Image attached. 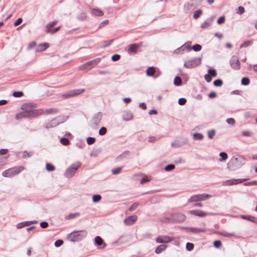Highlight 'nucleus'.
Listing matches in <instances>:
<instances>
[{"label": "nucleus", "instance_id": "338daca9", "mask_svg": "<svg viewBox=\"0 0 257 257\" xmlns=\"http://www.w3.org/2000/svg\"><path fill=\"white\" fill-rule=\"evenodd\" d=\"M251 43V42L250 41H245L243 43H242L240 47L241 48H243V47H248V46H249V45Z\"/></svg>", "mask_w": 257, "mask_h": 257}, {"label": "nucleus", "instance_id": "58836bf2", "mask_svg": "<svg viewBox=\"0 0 257 257\" xmlns=\"http://www.w3.org/2000/svg\"><path fill=\"white\" fill-rule=\"evenodd\" d=\"M208 74L212 77H216L217 75L216 71L214 69H210L208 70Z\"/></svg>", "mask_w": 257, "mask_h": 257}, {"label": "nucleus", "instance_id": "20e7f679", "mask_svg": "<svg viewBox=\"0 0 257 257\" xmlns=\"http://www.w3.org/2000/svg\"><path fill=\"white\" fill-rule=\"evenodd\" d=\"M24 170L23 166L15 167L4 171L2 176L4 177H11L17 175Z\"/></svg>", "mask_w": 257, "mask_h": 257}, {"label": "nucleus", "instance_id": "4be33fe9", "mask_svg": "<svg viewBox=\"0 0 257 257\" xmlns=\"http://www.w3.org/2000/svg\"><path fill=\"white\" fill-rule=\"evenodd\" d=\"M49 47L48 43H42L40 44L37 47L36 51L38 52L43 51L46 50Z\"/></svg>", "mask_w": 257, "mask_h": 257}, {"label": "nucleus", "instance_id": "9d476101", "mask_svg": "<svg viewBox=\"0 0 257 257\" xmlns=\"http://www.w3.org/2000/svg\"><path fill=\"white\" fill-rule=\"evenodd\" d=\"M84 91L83 89H77L71 90L63 94L62 96L65 98H70L82 93Z\"/></svg>", "mask_w": 257, "mask_h": 257}, {"label": "nucleus", "instance_id": "4c0bfd02", "mask_svg": "<svg viewBox=\"0 0 257 257\" xmlns=\"http://www.w3.org/2000/svg\"><path fill=\"white\" fill-rule=\"evenodd\" d=\"M60 142L62 145L65 146H67L69 144V141L68 139L65 138H62L60 140Z\"/></svg>", "mask_w": 257, "mask_h": 257}, {"label": "nucleus", "instance_id": "423d86ee", "mask_svg": "<svg viewBox=\"0 0 257 257\" xmlns=\"http://www.w3.org/2000/svg\"><path fill=\"white\" fill-rule=\"evenodd\" d=\"M211 197V195L208 194H198L191 196L188 199V202H195L198 201H204Z\"/></svg>", "mask_w": 257, "mask_h": 257}, {"label": "nucleus", "instance_id": "f704fd0d", "mask_svg": "<svg viewBox=\"0 0 257 257\" xmlns=\"http://www.w3.org/2000/svg\"><path fill=\"white\" fill-rule=\"evenodd\" d=\"M79 215V213H71L65 217L66 219H71Z\"/></svg>", "mask_w": 257, "mask_h": 257}, {"label": "nucleus", "instance_id": "473e14b6", "mask_svg": "<svg viewBox=\"0 0 257 257\" xmlns=\"http://www.w3.org/2000/svg\"><path fill=\"white\" fill-rule=\"evenodd\" d=\"M58 112H59V110L57 108H51V109H47L46 110V112L47 114H56V113H58Z\"/></svg>", "mask_w": 257, "mask_h": 257}, {"label": "nucleus", "instance_id": "1a4fd4ad", "mask_svg": "<svg viewBox=\"0 0 257 257\" xmlns=\"http://www.w3.org/2000/svg\"><path fill=\"white\" fill-rule=\"evenodd\" d=\"M100 61V59L97 58L88 62L80 67V69L82 70H88L91 68L96 66Z\"/></svg>", "mask_w": 257, "mask_h": 257}, {"label": "nucleus", "instance_id": "864d4df0", "mask_svg": "<svg viewBox=\"0 0 257 257\" xmlns=\"http://www.w3.org/2000/svg\"><path fill=\"white\" fill-rule=\"evenodd\" d=\"M139 204L138 203H135L130 207L129 210L130 211H133L136 210Z\"/></svg>", "mask_w": 257, "mask_h": 257}, {"label": "nucleus", "instance_id": "a18cd8bd", "mask_svg": "<svg viewBox=\"0 0 257 257\" xmlns=\"http://www.w3.org/2000/svg\"><path fill=\"white\" fill-rule=\"evenodd\" d=\"M122 169L121 167L116 168L111 170V172L113 174L117 175L118 174Z\"/></svg>", "mask_w": 257, "mask_h": 257}, {"label": "nucleus", "instance_id": "f257e3e1", "mask_svg": "<svg viewBox=\"0 0 257 257\" xmlns=\"http://www.w3.org/2000/svg\"><path fill=\"white\" fill-rule=\"evenodd\" d=\"M245 163V159L242 156L232 157L227 163V168L230 171L239 169Z\"/></svg>", "mask_w": 257, "mask_h": 257}, {"label": "nucleus", "instance_id": "2eb2a0df", "mask_svg": "<svg viewBox=\"0 0 257 257\" xmlns=\"http://www.w3.org/2000/svg\"><path fill=\"white\" fill-rule=\"evenodd\" d=\"M137 220L136 215L128 216L124 220V223L126 225H130L134 224Z\"/></svg>", "mask_w": 257, "mask_h": 257}, {"label": "nucleus", "instance_id": "5701e85b", "mask_svg": "<svg viewBox=\"0 0 257 257\" xmlns=\"http://www.w3.org/2000/svg\"><path fill=\"white\" fill-rule=\"evenodd\" d=\"M213 19H208L205 21L201 25V27L203 29L207 28L212 23Z\"/></svg>", "mask_w": 257, "mask_h": 257}, {"label": "nucleus", "instance_id": "69168bd1", "mask_svg": "<svg viewBox=\"0 0 257 257\" xmlns=\"http://www.w3.org/2000/svg\"><path fill=\"white\" fill-rule=\"evenodd\" d=\"M63 243V241L62 240L59 239L55 241V246L56 247H59Z\"/></svg>", "mask_w": 257, "mask_h": 257}, {"label": "nucleus", "instance_id": "603ef678", "mask_svg": "<svg viewBox=\"0 0 257 257\" xmlns=\"http://www.w3.org/2000/svg\"><path fill=\"white\" fill-rule=\"evenodd\" d=\"M219 156L221 158L222 161H225L227 159V154L225 152H221L219 154Z\"/></svg>", "mask_w": 257, "mask_h": 257}, {"label": "nucleus", "instance_id": "5fc2aeb1", "mask_svg": "<svg viewBox=\"0 0 257 257\" xmlns=\"http://www.w3.org/2000/svg\"><path fill=\"white\" fill-rule=\"evenodd\" d=\"M221 244H222V243H221V241H220L219 240H215L213 242L214 246L215 248H219L221 246Z\"/></svg>", "mask_w": 257, "mask_h": 257}, {"label": "nucleus", "instance_id": "39448f33", "mask_svg": "<svg viewBox=\"0 0 257 257\" xmlns=\"http://www.w3.org/2000/svg\"><path fill=\"white\" fill-rule=\"evenodd\" d=\"M80 165L81 163L79 162L73 164L66 170L64 174L65 177L68 178L73 177Z\"/></svg>", "mask_w": 257, "mask_h": 257}, {"label": "nucleus", "instance_id": "0eeeda50", "mask_svg": "<svg viewBox=\"0 0 257 257\" xmlns=\"http://www.w3.org/2000/svg\"><path fill=\"white\" fill-rule=\"evenodd\" d=\"M201 63V58L196 57L186 61L184 64V66L186 68H192L199 65Z\"/></svg>", "mask_w": 257, "mask_h": 257}, {"label": "nucleus", "instance_id": "a19ab883", "mask_svg": "<svg viewBox=\"0 0 257 257\" xmlns=\"http://www.w3.org/2000/svg\"><path fill=\"white\" fill-rule=\"evenodd\" d=\"M46 168L48 171H53L55 170V167L51 164L49 163L46 164Z\"/></svg>", "mask_w": 257, "mask_h": 257}, {"label": "nucleus", "instance_id": "bb28decb", "mask_svg": "<svg viewBox=\"0 0 257 257\" xmlns=\"http://www.w3.org/2000/svg\"><path fill=\"white\" fill-rule=\"evenodd\" d=\"M191 42L190 41H188L186 43H185L183 46H182L181 47V49H182L183 51L185 49L190 50L192 49V48L191 47Z\"/></svg>", "mask_w": 257, "mask_h": 257}, {"label": "nucleus", "instance_id": "c756f323", "mask_svg": "<svg viewBox=\"0 0 257 257\" xmlns=\"http://www.w3.org/2000/svg\"><path fill=\"white\" fill-rule=\"evenodd\" d=\"M57 23V21H54L49 23L48 24H47L46 26V28H47L46 32H47L48 31H50V30L52 29L51 28L53 27H54V26H55Z\"/></svg>", "mask_w": 257, "mask_h": 257}, {"label": "nucleus", "instance_id": "e2e57ef3", "mask_svg": "<svg viewBox=\"0 0 257 257\" xmlns=\"http://www.w3.org/2000/svg\"><path fill=\"white\" fill-rule=\"evenodd\" d=\"M120 56L119 55L114 54L112 56L111 59L113 61H116L120 59Z\"/></svg>", "mask_w": 257, "mask_h": 257}, {"label": "nucleus", "instance_id": "a211bd4d", "mask_svg": "<svg viewBox=\"0 0 257 257\" xmlns=\"http://www.w3.org/2000/svg\"><path fill=\"white\" fill-rule=\"evenodd\" d=\"M186 230L187 232H192L194 233L204 232L205 231V230L204 229L196 227H187L186 228Z\"/></svg>", "mask_w": 257, "mask_h": 257}, {"label": "nucleus", "instance_id": "2f4dec72", "mask_svg": "<svg viewBox=\"0 0 257 257\" xmlns=\"http://www.w3.org/2000/svg\"><path fill=\"white\" fill-rule=\"evenodd\" d=\"M174 84L176 86L181 85L182 84V80H181V78L179 76L175 77V78H174Z\"/></svg>", "mask_w": 257, "mask_h": 257}, {"label": "nucleus", "instance_id": "680f3d73", "mask_svg": "<svg viewBox=\"0 0 257 257\" xmlns=\"http://www.w3.org/2000/svg\"><path fill=\"white\" fill-rule=\"evenodd\" d=\"M225 20V17L224 16H221L217 20V23L218 24H222L224 23Z\"/></svg>", "mask_w": 257, "mask_h": 257}, {"label": "nucleus", "instance_id": "a878e982", "mask_svg": "<svg viewBox=\"0 0 257 257\" xmlns=\"http://www.w3.org/2000/svg\"><path fill=\"white\" fill-rule=\"evenodd\" d=\"M242 217L252 222L257 223V218L250 215H243Z\"/></svg>", "mask_w": 257, "mask_h": 257}, {"label": "nucleus", "instance_id": "c85d7f7f", "mask_svg": "<svg viewBox=\"0 0 257 257\" xmlns=\"http://www.w3.org/2000/svg\"><path fill=\"white\" fill-rule=\"evenodd\" d=\"M193 138L195 140H202L204 138V136L201 133H194L193 135Z\"/></svg>", "mask_w": 257, "mask_h": 257}, {"label": "nucleus", "instance_id": "6e6d98bb", "mask_svg": "<svg viewBox=\"0 0 257 257\" xmlns=\"http://www.w3.org/2000/svg\"><path fill=\"white\" fill-rule=\"evenodd\" d=\"M23 95L22 91H15L13 93V96L15 97H20Z\"/></svg>", "mask_w": 257, "mask_h": 257}, {"label": "nucleus", "instance_id": "c9c22d12", "mask_svg": "<svg viewBox=\"0 0 257 257\" xmlns=\"http://www.w3.org/2000/svg\"><path fill=\"white\" fill-rule=\"evenodd\" d=\"M202 14V11L200 10H198L196 11L193 14V18L195 19H197L200 15Z\"/></svg>", "mask_w": 257, "mask_h": 257}, {"label": "nucleus", "instance_id": "412c9836", "mask_svg": "<svg viewBox=\"0 0 257 257\" xmlns=\"http://www.w3.org/2000/svg\"><path fill=\"white\" fill-rule=\"evenodd\" d=\"M94 240H95V243L96 245H103V246L101 247L102 248L105 247L106 244L100 237L97 236L95 237Z\"/></svg>", "mask_w": 257, "mask_h": 257}, {"label": "nucleus", "instance_id": "7ed1b4c3", "mask_svg": "<svg viewBox=\"0 0 257 257\" xmlns=\"http://www.w3.org/2000/svg\"><path fill=\"white\" fill-rule=\"evenodd\" d=\"M86 235L87 232L85 230H78L68 234L67 238L71 242L79 241L84 239Z\"/></svg>", "mask_w": 257, "mask_h": 257}, {"label": "nucleus", "instance_id": "b1692460", "mask_svg": "<svg viewBox=\"0 0 257 257\" xmlns=\"http://www.w3.org/2000/svg\"><path fill=\"white\" fill-rule=\"evenodd\" d=\"M167 247V246L165 244L160 245L156 248L155 252L157 254H159L164 251Z\"/></svg>", "mask_w": 257, "mask_h": 257}, {"label": "nucleus", "instance_id": "7c9ffc66", "mask_svg": "<svg viewBox=\"0 0 257 257\" xmlns=\"http://www.w3.org/2000/svg\"><path fill=\"white\" fill-rule=\"evenodd\" d=\"M28 221H24L19 223H18L16 225V227L18 229L22 228L25 226H29Z\"/></svg>", "mask_w": 257, "mask_h": 257}, {"label": "nucleus", "instance_id": "cd10ccee", "mask_svg": "<svg viewBox=\"0 0 257 257\" xmlns=\"http://www.w3.org/2000/svg\"><path fill=\"white\" fill-rule=\"evenodd\" d=\"M156 72L155 68L154 67H150L146 71L147 75L150 76H153Z\"/></svg>", "mask_w": 257, "mask_h": 257}, {"label": "nucleus", "instance_id": "6ab92c4d", "mask_svg": "<svg viewBox=\"0 0 257 257\" xmlns=\"http://www.w3.org/2000/svg\"><path fill=\"white\" fill-rule=\"evenodd\" d=\"M90 11L92 15L98 17H101L103 15V12L98 9H90Z\"/></svg>", "mask_w": 257, "mask_h": 257}, {"label": "nucleus", "instance_id": "79ce46f5", "mask_svg": "<svg viewBox=\"0 0 257 257\" xmlns=\"http://www.w3.org/2000/svg\"><path fill=\"white\" fill-rule=\"evenodd\" d=\"M186 248L187 250L191 251L194 248V245L192 243L187 242L186 244Z\"/></svg>", "mask_w": 257, "mask_h": 257}, {"label": "nucleus", "instance_id": "f03ea898", "mask_svg": "<svg viewBox=\"0 0 257 257\" xmlns=\"http://www.w3.org/2000/svg\"><path fill=\"white\" fill-rule=\"evenodd\" d=\"M21 108L25 112H27L29 117H33L41 114L43 113L42 109H36L33 107L31 103H25L21 106Z\"/></svg>", "mask_w": 257, "mask_h": 257}, {"label": "nucleus", "instance_id": "4d7b16f0", "mask_svg": "<svg viewBox=\"0 0 257 257\" xmlns=\"http://www.w3.org/2000/svg\"><path fill=\"white\" fill-rule=\"evenodd\" d=\"M242 135L244 137H250L252 136V133L249 131H243Z\"/></svg>", "mask_w": 257, "mask_h": 257}, {"label": "nucleus", "instance_id": "ea45409f", "mask_svg": "<svg viewBox=\"0 0 257 257\" xmlns=\"http://www.w3.org/2000/svg\"><path fill=\"white\" fill-rule=\"evenodd\" d=\"M249 82L250 80L247 77H243L241 80V84L243 85H247Z\"/></svg>", "mask_w": 257, "mask_h": 257}, {"label": "nucleus", "instance_id": "774afa93", "mask_svg": "<svg viewBox=\"0 0 257 257\" xmlns=\"http://www.w3.org/2000/svg\"><path fill=\"white\" fill-rule=\"evenodd\" d=\"M204 78L207 82H210L212 80L211 76L209 74H206L204 76Z\"/></svg>", "mask_w": 257, "mask_h": 257}, {"label": "nucleus", "instance_id": "9b49d317", "mask_svg": "<svg viewBox=\"0 0 257 257\" xmlns=\"http://www.w3.org/2000/svg\"><path fill=\"white\" fill-rule=\"evenodd\" d=\"M246 180V179H233L224 181L222 184L224 186H231L241 183Z\"/></svg>", "mask_w": 257, "mask_h": 257}, {"label": "nucleus", "instance_id": "0e129e2a", "mask_svg": "<svg viewBox=\"0 0 257 257\" xmlns=\"http://www.w3.org/2000/svg\"><path fill=\"white\" fill-rule=\"evenodd\" d=\"M186 102V99L185 98H181L178 100V103L181 105H184Z\"/></svg>", "mask_w": 257, "mask_h": 257}, {"label": "nucleus", "instance_id": "c03bdc74", "mask_svg": "<svg viewBox=\"0 0 257 257\" xmlns=\"http://www.w3.org/2000/svg\"><path fill=\"white\" fill-rule=\"evenodd\" d=\"M174 168H175V165H174L170 164V165H168L166 166L165 167L164 170L168 172V171H171V170H173Z\"/></svg>", "mask_w": 257, "mask_h": 257}, {"label": "nucleus", "instance_id": "bf43d9fd", "mask_svg": "<svg viewBox=\"0 0 257 257\" xmlns=\"http://www.w3.org/2000/svg\"><path fill=\"white\" fill-rule=\"evenodd\" d=\"M244 13V9L242 6H239L238 8V11L237 13L239 15H241Z\"/></svg>", "mask_w": 257, "mask_h": 257}, {"label": "nucleus", "instance_id": "6e6552de", "mask_svg": "<svg viewBox=\"0 0 257 257\" xmlns=\"http://www.w3.org/2000/svg\"><path fill=\"white\" fill-rule=\"evenodd\" d=\"M65 120L63 116L57 117L46 124V127L47 128L55 127L59 124L63 122Z\"/></svg>", "mask_w": 257, "mask_h": 257}, {"label": "nucleus", "instance_id": "4468645a", "mask_svg": "<svg viewBox=\"0 0 257 257\" xmlns=\"http://www.w3.org/2000/svg\"><path fill=\"white\" fill-rule=\"evenodd\" d=\"M173 219L176 222H183L186 219V216L182 213H176L172 215Z\"/></svg>", "mask_w": 257, "mask_h": 257}, {"label": "nucleus", "instance_id": "ddd939ff", "mask_svg": "<svg viewBox=\"0 0 257 257\" xmlns=\"http://www.w3.org/2000/svg\"><path fill=\"white\" fill-rule=\"evenodd\" d=\"M173 240V238L168 235H161L156 238V241L158 243H167Z\"/></svg>", "mask_w": 257, "mask_h": 257}, {"label": "nucleus", "instance_id": "e433bc0d", "mask_svg": "<svg viewBox=\"0 0 257 257\" xmlns=\"http://www.w3.org/2000/svg\"><path fill=\"white\" fill-rule=\"evenodd\" d=\"M101 199V196L100 195H94L92 196V201L93 202H98Z\"/></svg>", "mask_w": 257, "mask_h": 257}, {"label": "nucleus", "instance_id": "aec40b11", "mask_svg": "<svg viewBox=\"0 0 257 257\" xmlns=\"http://www.w3.org/2000/svg\"><path fill=\"white\" fill-rule=\"evenodd\" d=\"M138 47V45L136 44H134L130 45L128 49V53L136 54L137 52V49Z\"/></svg>", "mask_w": 257, "mask_h": 257}, {"label": "nucleus", "instance_id": "052dcab7", "mask_svg": "<svg viewBox=\"0 0 257 257\" xmlns=\"http://www.w3.org/2000/svg\"><path fill=\"white\" fill-rule=\"evenodd\" d=\"M226 122L227 123L231 124V125H234L235 124V120L233 118H229L226 119Z\"/></svg>", "mask_w": 257, "mask_h": 257}, {"label": "nucleus", "instance_id": "dca6fc26", "mask_svg": "<svg viewBox=\"0 0 257 257\" xmlns=\"http://www.w3.org/2000/svg\"><path fill=\"white\" fill-rule=\"evenodd\" d=\"M188 213L199 217H204L207 215V213L200 210H193L188 211Z\"/></svg>", "mask_w": 257, "mask_h": 257}, {"label": "nucleus", "instance_id": "393cba45", "mask_svg": "<svg viewBox=\"0 0 257 257\" xmlns=\"http://www.w3.org/2000/svg\"><path fill=\"white\" fill-rule=\"evenodd\" d=\"M26 117H29V114H28L27 112H25L24 111L16 115V119H20Z\"/></svg>", "mask_w": 257, "mask_h": 257}, {"label": "nucleus", "instance_id": "8fccbe9b", "mask_svg": "<svg viewBox=\"0 0 257 257\" xmlns=\"http://www.w3.org/2000/svg\"><path fill=\"white\" fill-rule=\"evenodd\" d=\"M151 180L150 178L147 176H144L141 181V184H144L145 183H146V182H148L149 181H150Z\"/></svg>", "mask_w": 257, "mask_h": 257}, {"label": "nucleus", "instance_id": "f8f14e48", "mask_svg": "<svg viewBox=\"0 0 257 257\" xmlns=\"http://www.w3.org/2000/svg\"><path fill=\"white\" fill-rule=\"evenodd\" d=\"M230 65L232 68L235 70H238L240 67V64L238 58L236 56H233L229 61Z\"/></svg>", "mask_w": 257, "mask_h": 257}, {"label": "nucleus", "instance_id": "f3484780", "mask_svg": "<svg viewBox=\"0 0 257 257\" xmlns=\"http://www.w3.org/2000/svg\"><path fill=\"white\" fill-rule=\"evenodd\" d=\"M133 114L128 111H125L122 115V118L124 121H130L133 119Z\"/></svg>", "mask_w": 257, "mask_h": 257}, {"label": "nucleus", "instance_id": "37998d69", "mask_svg": "<svg viewBox=\"0 0 257 257\" xmlns=\"http://www.w3.org/2000/svg\"><path fill=\"white\" fill-rule=\"evenodd\" d=\"M202 47L199 44H195L192 47V49L196 52L199 51L201 50Z\"/></svg>", "mask_w": 257, "mask_h": 257}, {"label": "nucleus", "instance_id": "de8ad7c7", "mask_svg": "<svg viewBox=\"0 0 257 257\" xmlns=\"http://www.w3.org/2000/svg\"><path fill=\"white\" fill-rule=\"evenodd\" d=\"M215 135V131L214 130H210L208 132V138L210 139H212Z\"/></svg>", "mask_w": 257, "mask_h": 257}, {"label": "nucleus", "instance_id": "72a5a7b5", "mask_svg": "<svg viewBox=\"0 0 257 257\" xmlns=\"http://www.w3.org/2000/svg\"><path fill=\"white\" fill-rule=\"evenodd\" d=\"M77 18L81 21H84L86 20L87 18V15L86 12H81L78 16Z\"/></svg>", "mask_w": 257, "mask_h": 257}, {"label": "nucleus", "instance_id": "49530a36", "mask_svg": "<svg viewBox=\"0 0 257 257\" xmlns=\"http://www.w3.org/2000/svg\"><path fill=\"white\" fill-rule=\"evenodd\" d=\"M107 132V129L105 127H102L99 130V135L100 136H103L106 134Z\"/></svg>", "mask_w": 257, "mask_h": 257}, {"label": "nucleus", "instance_id": "13d9d810", "mask_svg": "<svg viewBox=\"0 0 257 257\" xmlns=\"http://www.w3.org/2000/svg\"><path fill=\"white\" fill-rule=\"evenodd\" d=\"M245 186L257 185V181H252L244 183Z\"/></svg>", "mask_w": 257, "mask_h": 257}, {"label": "nucleus", "instance_id": "09e8293b", "mask_svg": "<svg viewBox=\"0 0 257 257\" xmlns=\"http://www.w3.org/2000/svg\"><path fill=\"white\" fill-rule=\"evenodd\" d=\"M222 81L221 79L215 80L213 82L214 85L217 87L221 86L222 85Z\"/></svg>", "mask_w": 257, "mask_h": 257}, {"label": "nucleus", "instance_id": "3c124183", "mask_svg": "<svg viewBox=\"0 0 257 257\" xmlns=\"http://www.w3.org/2000/svg\"><path fill=\"white\" fill-rule=\"evenodd\" d=\"M95 141V139L94 138H93V137H88L87 138V140H86V142H87V143L88 144V145H91L92 144H93L94 143Z\"/></svg>", "mask_w": 257, "mask_h": 257}]
</instances>
